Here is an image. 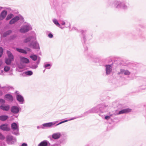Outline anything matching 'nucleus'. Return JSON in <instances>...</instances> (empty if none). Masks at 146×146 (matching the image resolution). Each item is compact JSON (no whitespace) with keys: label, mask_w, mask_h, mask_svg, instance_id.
<instances>
[{"label":"nucleus","mask_w":146,"mask_h":146,"mask_svg":"<svg viewBox=\"0 0 146 146\" xmlns=\"http://www.w3.org/2000/svg\"><path fill=\"white\" fill-rule=\"evenodd\" d=\"M0 109L3 111H8L9 110L10 106L8 105L3 104L0 106Z\"/></svg>","instance_id":"15"},{"label":"nucleus","mask_w":146,"mask_h":146,"mask_svg":"<svg viewBox=\"0 0 146 146\" xmlns=\"http://www.w3.org/2000/svg\"><path fill=\"white\" fill-rule=\"evenodd\" d=\"M7 13L6 11H3L0 15V20H2L4 19L6 16Z\"/></svg>","instance_id":"22"},{"label":"nucleus","mask_w":146,"mask_h":146,"mask_svg":"<svg viewBox=\"0 0 146 146\" xmlns=\"http://www.w3.org/2000/svg\"><path fill=\"white\" fill-rule=\"evenodd\" d=\"M36 39V35L35 33H34L32 35H31L26 37L25 39L23 40V42L25 43L31 42L33 40H35Z\"/></svg>","instance_id":"5"},{"label":"nucleus","mask_w":146,"mask_h":146,"mask_svg":"<svg viewBox=\"0 0 146 146\" xmlns=\"http://www.w3.org/2000/svg\"><path fill=\"white\" fill-rule=\"evenodd\" d=\"M45 70H44L43 71V72H45Z\"/></svg>","instance_id":"48"},{"label":"nucleus","mask_w":146,"mask_h":146,"mask_svg":"<svg viewBox=\"0 0 146 146\" xmlns=\"http://www.w3.org/2000/svg\"><path fill=\"white\" fill-rule=\"evenodd\" d=\"M16 50L19 52L25 54L27 53V52H31V49L28 48H26L25 50L19 48H17Z\"/></svg>","instance_id":"12"},{"label":"nucleus","mask_w":146,"mask_h":146,"mask_svg":"<svg viewBox=\"0 0 146 146\" xmlns=\"http://www.w3.org/2000/svg\"><path fill=\"white\" fill-rule=\"evenodd\" d=\"M7 141L9 144H11L16 142V140L15 137L11 135L8 136L7 137Z\"/></svg>","instance_id":"10"},{"label":"nucleus","mask_w":146,"mask_h":146,"mask_svg":"<svg viewBox=\"0 0 146 146\" xmlns=\"http://www.w3.org/2000/svg\"><path fill=\"white\" fill-rule=\"evenodd\" d=\"M60 23L61 25H65L66 26H65V27L67 28L69 27L70 26V24L69 23L68 24H66V22L63 20L61 21L60 22Z\"/></svg>","instance_id":"28"},{"label":"nucleus","mask_w":146,"mask_h":146,"mask_svg":"<svg viewBox=\"0 0 146 146\" xmlns=\"http://www.w3.org/2000/svg\"><path fill=\"white\" fill-rule=\"evenodd\" d=\"M7 53L8 58H7L5 59V62L7 64H10L11 63L12 61L13 60L14 57L13 55L10 51H7Z\"/></svg>","instance_id":"7"},{"label":"nucleus","mask_w":146,"mask_h":146,"mask_svg":"<svg viewBox=\"0 0 146 146\" xmlns=\"http://www.w3.org/2000/svg\"><path fill=\"white\" fill-rule=\"evenodd\" d=\"M8 117L6 115H3L0 116V120L4 121L6 120Z\"/></svg>","instance_id":"29"},{"label":"nucleus","mask_w":146,"mask_h":146,"mask_svg":"<svg viewBox=\"0 0 146 146\" xmlns=\"http://www.w3.org/2000/svg\"><path fill=\"white\" fill-rule=\"evenodd\" d=\"M58 122V121H56L44 123L41 125V127L42 129H44L46 128H50L53 127V125H55Z\"/></svg>","instance_id":"6"},{"label":"nucleus","mask_w":146,"mask_h":146,"mask_svg":"<svg viewBox=\"0 0 146 146\" xmlns=\"http://www.w3.org/2000/svg\"><path fill=\"white\" fill-rule=\"evenodd\" d=\"M17 36L16 35H13L11 36V39H13L14 38H15V37H16Z\"/></svg>","instance_id":"41"},{"label":"nucleus","mask_w":146,"mask_h":146,"mask_svg":"<svg viewBox=\"0 0 146 146\" xmlns=\"http://www.w3.org/2000/svg\"><path fill=\"white\" fill-rule=\"evenodd\" d=\"M106 67V74L107 75L110 74L112 71V66L110 65H106L105 66Z\"/></svg>","instance_id":"13"},{"label":"nucleus","mask_w":146,"mask_h":146,"mask_svg":"<svg viewBox=\"0 0 146 146\" xmlns=\"http://www.w3.org/2000/svg\"><path fill=\"white\" fill-rule=\"evenodd\" d=\"M31 25L29 23H25L21 27L19 32L22 33H24L32 29Z\"/></svg>","instance_id":"2"},{"label":"nucleus","mask_w":146,"mask_h":146,"mask_svg":"<svg viewBox=\"0 0 146 146\" xmlns=\"http://www.w3.org/2000/svg\"><path fill=\"white\" fill-rule=\"evenodd\" d=\"M101 107L100 104H98L85 112L84 114H86L89 113H97L99 112H100Z\"/></svg>","instance_id":"3"},{"label":"nucleus","mask_w":146,"mask_h":146,"mask_svg":"<svg viewBox=\"0 0 146 146\" xmlns=\"http://www.w3.org/2000/svg\"><path fill=\"white\" fill-rule=\"evenodd\" d=\"M5 101L4 100H3V99H0V104H4L5 103Z\"/></svg>","instance_id":"38"},{"label":"nucleus","mask_w":146,"mask_h":146,"mask_svg":"<svg viewBox=\"0 0 146 146\" xmlns=\"http://www.w3.org/2000/svg\"><path fill=\"white\" fill-rule=\"evenodd\" d=\"M21 17H19V16H16L14 17L9 21V24L10 25H12L15 23L18 20H20Z\"/></svg>","instance_id":"19"},{"label":"nucleus","mask_w":146,"mask_h":146,"mask_svg":"<svg viewBox=\"0 0 146 146\" xmlns=\"http://www.w3.org/2000/svg\"><path fill=\"white\" fill-rule=\"evenodd\" d=\"M51 66V65L49 64H44V67L46 69H50Z\"/></svg>","instance_id":"32"},{"label":"nucleus","mask_w":146,"mask_h":146,"mask_svg":"<svg viewBox=\"0 0 146 146\" xmlns=\"http://www.w3.org/2000/svg\"><path fill=\"white\" fill-rule=\"evenodd\" d=\"M37 128L38 129H39L40 128L42 129V128L41 127V125H40V126H38L37 127Z\"/></svg>","instance_id":"44"},{"label":"nucleus","mask_w":146,"mask_h":146,"mask_svg":"<svg viewBox=\"0 0 146 146\" xmlns=\"http://www.w3.org/2000/svg\"><path fill=\"white\" fill-rule=\"evenodd\" d=\"M118 74H123L125 75H129L130 74V72L127 70L121 69H120V72H118Z\"/></svg>","instance_id":"14"},{"label":"nucleus","mask_w":146,"mask_h":146,"mask_svg":"<svg viewBox=\"0 0 146 146\" xmlns=\"http://www.w3.org/2000/svg\"><path fill=\"white\" fill-rule=\"evenodd\" d=\"M6 99L8 101H12L13 100V96L10 94H7L5 96Z\"/></svg>","instance_id":"24"},{"label":"nucleus","mask_w":146,"mask_h":146,"mask_svg":"<svg viewBox=\"0 0 146 146\" xmlns=\"http://www.w3.org/2000/svg\"><path fill=\"white\" fill-rule=\"evenodd\" d=\"M50 145V144L47 140H44L40 143L38 146H47Z\"/></svg>","instance_id":"20"},{"label":"nucleus","mask_w":146,"mask_h":146,"mask_svg":"<svg viewBox=\"0 0 146 146\" xmlns=\"http://www.w3.org/2000/svg\"><path fill=\"white\" fill-rule=\"evenodd\" d=\"M113 115V114H110L109 115H106L105 117V119L106 120H108Z\"/></svg>","instance_id":"35"},{"label":"nucleus","mask_w":146,"mask_h":146,"mask_svg":"<svg viewBox=\"0 0 146 146\" xmlns=\"http://www.w3.org/2000/svg\"><path fill=\"white\" fill-rule=\"evenodd\" d=\"M20 110V108L19 107L16 106H12L11 108V111L14 114H17Z\"/></svg>","instance_id":"11"},{"label":"nucleus","mask_w":146,"mask_h":146,"mask_svg":"<svg viewBox=\"0 0 146 146\" xmlns=\"http://www.w3.org/2000/svg\"><path fill=\"white\" fill-rule=\"evenodd\" d=\"M3 7H0V11L2 9Z\"/></svg>","instance_id":"46"},{"label":"nucleus","mask_w":146,"mask_h":146,"mask_svg":"<svg viewBox=\"0 0 146 146\" xmlns=\"http://www.w3.org/2000/svg\"><path fill=\"white\" fill-rule=\"evenodd\" d=\"M99 115H100V116H101L100 114H99Z\"/></svg>","instance_id":"51"},{"label":"nucleus","mask_w":146,"mask_h":146,"mask_svg":"<svg viewBox=\"0 0 146 146\" xmlns=\"http://www.w3.org/2000/svg\"><path fill=\"white\" fill-rule=\"evenodd\" d=\"M109 5L111 7L116 9H122L126 10L128 9V6L123 1L115 0L110 3Z\"/></svg>","instance_id":"1"},{"label":"nucleus","mask_w":146,"mask_h":146,"mask_svg":"<svg viewBox=\"0 0 146 146\" xmlns=\"http://www.w3.org/2000/svg\"><path fill=\"white\" fill-rule=\"evenodd\" d=\"M3 63L2 62L1 60H0V67L1 66Z\"/></svg>","instance_id":"45"},{"label":"nucleus","mask_w":146,"mask_h":146,"mask_svg":"<svg viewBox=\"0 0 146 146\" xmlns=\"http://www.w3.org/2000/svg\"><path fill=\"white\" fill-rule=\"evenodd\" d=\"M131 110L129 108H127L123 109L121 111H120L118 113V114H121L123 113H128L129 112H131Z\"/></svg>","instance_id":"21"},{"label":"nucleus","mask_w":146,"mask_h":146,"mask_svg":"<svg viewBox=\"0 0 146 146\" xmlns=\"http://www.w3.org/2000/svg\"><path fill=\"white\" fill-rule=\"evenodd\" d=\"M101 108L100 109V112L104 113L106 112L108 110V106L103 104H100Z\"/></svg>","instance_id":"16"},{"label":"nucleus","mask_w":146,"mask_h":146,"mask_svg":"<svg viewBox=\"0 0 146 146\" xmlns=\"http://www.w3.org/2000/svg\"><path fill=\"white\" fill-rule=\"evenodd\" d=\"M37 66H36V67H35V68H37Z\"/></svg>","instance_id":"50"},{"label":"nucleus","mask_w":146,"mask_h":146,"mask_svg":"<svg viewBox=\"0 0 146 146\" xmlns=\"http://www.w3.org/2000/svg\"><path fill=\"white\" fill-rule=\"evenodd\" d=\"M33 74V72L31 71H27L23 72L22 74V75L23 76H30Z\"/></svg>","instance_id":"25"},{"label":"nucleus","mask_w":146,"mask_h":146,"mask_svg":"<svg viewBox=\"0 0 146 146\" xmlns=\"http://www.w3.org/2000/svg\"><path fill=\"white\" fill-rule=\"evenodd\" d=\"M13 15L12 14H9L6 18V20H9V19H11L13 17Z\"/></svg>","instance_id":"34"},{"label":"nucleus","mask_w":146,"mask_h":146,"mask_svg":"<svg viewBox=\"0 0 146 146\" xmlns=\"http://www.w3.org/2000/svg\"><path fill=\"white\" fill-rule=\"evenodd\" d=\"M88 48H87L86 49H85V50H86Z\"/></svg>","instance_id":"49"},{"label":"nucleus","mask_w":146,"mask_h":146,"mask_svg":"<svg viewBox=\"0 0 146 146\" xmlns=\"http://www.w3.org/2000/svg\"><path fill=\"white\" fill-rule=\"evenodd\" d=\"M86 32L87 30H82L81 31V33L83 35L84 39L85 38V35Z\"/></svg>","instance_id":"33"},{"label":"nucleus","mask_w":146,"mask_h":146,"mask_svg":"<svg viewBox=\"0 0 146 146\" xmlns=\"http://www.w3.org/2000/svg\"><path fill=\"white\" fill-rule=\"evenodd\" d=\"M0 129L4 131H8L10 130V128L8 127V125L7 124H4L0 126Z\"/></svg>","instance_id":"17"},{"label":"nucleus","mask_w":146,"mask_h":146,"mask_svg":"<svg viewBox=\"0 0 146 146\" xmlns=\"http://www.w3.org/2000/svg\"><path fill=\"white\" fill-rule=\"evenodd\" d=\"M48 36L49 38H52L53 37V35L52 33H50L48 34Z\"/></svg>","instance_id":"39"},{"label":"nucleus","mask_w":146,"mask_h":146,"mask_svg":"<svg viewBox=\"0 0 146 146\" xmlns=\"http://www.w3.org/2000/svg\"><path fill=\"white\" fill-rule=\"evenodd\" d=\"M30 57L34 61L36 60L37 58V56L35 55H32L30 56Z\"/></svg>","instance_id":"31"},{"label":"nucleus","mask_w":146,"mask_h":146,"mask_svg":"<svg viewBox=\"0 0 146 146\" xmlns=\"http://www.w3.org/2000/svg\"><path fill=\"white\" fill-rule=\"evenodd\" d=\"M11 32L12 31L11 30H9L4 33L3 35V37H6L7 36L10 34L11 33Z\"/></svg>","instance_id":"30"},{"label":"nucleus","mask_w":146,"mask_h":146,"mask_svg":"<svg viewBox=\"0 0 146 146\" xmlns=\"http://www.w3.org/2000/svg\"><path fill=\"white\" fill-rule=\"evenodd\" d=\"M20 59L21 61L23 63H28L29 62V60L28 58L23 57H21Z\"/></svg>","instance_id":"26"},{"label":"nucleus","mask_w":146,"mask_h":146,"mask_svg":"<svg viewBox=\"0 0 146 146\" xmlns=\"http://www.w3.org/2000/svg\"><path fill=\"white\" fill-rule=\"evenodd\" d=\"M3 53V49L2 48L0 47V57L2 55Z\"/></svg>","instance_id":"37"},{"label":"nucleus","mask_w":146,"mask_h":146,"mask_svg":"<svg viewBox=\"0 0 146 146\" xmlns=\"http://www.w3.org/2000/svg\"><path fill=\"white\" fill-rule=\"evenodd\" d=\"M5 138L4 136L1 133H0V139H3Z\"/></svg>","instance_id":"40"},{"label":"nucleus","mask_w":146,"mask_h":146,"mask_svg":"<svg viewBox=\"0 0 146 146\" xmlns=\"http://www.w3.org/2000/svg\"><path fill=\"white\" fill-rule=\"evenodd\" d=\"M27 146V144L26 143H24L22 144L21 146Z\"/></svg>","instance_id":"42"},{"label":"nucleus","mask_w":146,"mask_h":146,"mask_svg":"<svg viewBox=\"0 0 146 146\" xmlns=\"http://www.w3.org/2000/svg\"><path fill=\"white\" fill-rule=\"evenodd\" d=\"M16 97L17 100L20 104H23L24 103V99L23 97L18 92H16Z\"/></svg>","instance_id":"9"},{"label":"nucleus","mask_w":146,"mask_h":146,"mask_svg":"<svg viewBox=\"0 0 146 146\" xmlns=\"http://www.w3.org/2000/svg\"><path fill=\"white\" fill-rule=\"evenodd\" d=\"M10 68L8 66H5L4 68V70L5 72H7L9 70Z\"/></svg>","instance_id":"36"},{"label":"nucleus","mask_w":146,"mask_h":146,"mask_svg":"<svg viewBox=\"0 0 146 146\" xmlns=\"http://www.w3.org/2000/svg\"><path fill=\"white\" fill-rule=\"evenodd\" d=\"M76 117H73V118H71V119H68V120H64L63 121H62L56 124V126H57V125H60V124H61L62 123H64L67 122V121H68L72 120H74V119H76Z\"/></svg>","instance_id":"27"},{"label":"nucleus","mask_w":146,"mask_h":146,"mask_svg":"<svg viewBox=\"0 0 146 146\" xmlns=\"http://www.w3.org/2000/svg\"><path fill=\"white\" fill-rule=\"evenodd\" d=\"M144 84L146 85V81L144 82Z\"/></svg>","instance_id":"47"},{"label":"nucleus","mask_w":146,"mask_h":146,"mask_svg":"<svg viewBox=\"0 0 146 146\" xmlns=\"http://www.w3.org/2000/svg\"><path fill=\"white\" fill-rule=\"evenodd\" d=\"M11 128L13 130L12 133L16 135H19V125L18 123H13L11 125Z\"/></svg>","instance_id":"4"},{"label":"nucleus","mask_w":146,"mask_h":146,"mask_svg":"<svg viewBox=\"0 0 146 146\" xmlns=\"http://www.w3.org/2000/svg\"><path fill=\"white\" fill-rule=\"evenodd\" d=\"M61 134L60 132H58L54 133L52 135V138L54 139H57L60 138Z\"/></svg>","instance_id":"18"},{"label":"nucleus","mask_w":146,"mask_h":146,"mask_svg":"<svg viewBox=\"0 0 146 146\" xmlns=\"http://www.w3.org/2000/svg\"><path fill=\"white\" fill-rule=\"evenodd\" d=\"M4 71H1L0 72V75H4V74L3 73Z\"/></svg>","instance_id":"43"},{"label":"nucleus","mask_w":146,"mask_h":146,"mask_svg":"<svg viewBox=\"0 0 146 146\" xmlns=\"http://www.w3.org/2000/svg\"><path fill=\"white\" fill-rule=\"evenodd\" d=\"M28 46H29L34 49H39V44L36 40H32L31 42L28 44Z\"/></svg>","instance_id":"8"},{"label":"nucleus","mask_w":146,"mask_h":146,"mask_svg":"<svg viewBox=\"0 0 146 146\" xmlns=\"http://www.w3.org/2000/svg\"><path fill=\"white\" fill-rule=\"evenodd\" d=\"M53 23L57 27H59L62 29H63L64 27L61 26L60 24L58 23L57 20L56 19H54L52 20Z\"/></svg>","instance_id":"23"}]
</instances>
